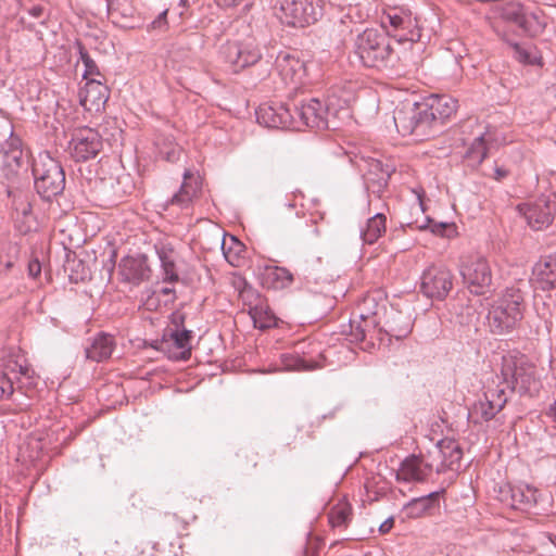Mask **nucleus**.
Masks as SVG:
<instances>
[{
  "label": "nucleus",
  "instance_id": "ea45409f",
  "mask_svg": "<svg viewBox=\"0 0 556 556\" xmlns=\"http://www.w3.org/2000/svg\"><path fill=\"white\" fill-rule=\"evenodd\" d=\"M168 336L174 345L181 351L180 357L182 359L189 358L191 354L192 331L185 328L179 329V326L176 325L175 329L169 330Z\"/></svg>",
  "mask_w": 556,
  "mask_h": 556
},
{
  "label": "nucleus",
  "instance_id": "f8f14e48",
  "mask_svg": "<svg viewBox=\"0 0 556 556\" xmlns=\"http://www.w3.org/2000/svg\"><path fill=\"white\" fill-rule=\"evenodd\" d=\"M381 25L389 38L393 37L399 43L409 42L412 45L421 36L416 20L410 13L390 11L382 17Z\"/></svg>",
  "mask_w": 556,
  "mask_h": 556
},
{
  "label": "nucleus",
  "instance_id": "de8ad7c7",
  "mask_svg": "<svg viewBox=\"0 0 556 556\" xmlns=\"http://www.w3.org/2000/svg\"><path fill=\"white\" fill-rule=\"evenodd\" d=\"M412 324L409 320H406L404 323V325L400 326V327H390V330L388 331V333L391 336V337H394L396 339H403V338H406L410 332H412Z\"/></svg>",
  "mask_w": 556,
  "mask_h": 556
},
{
  "label": "nucleus",
  "instance_id": "f3484780",
  "mask_svg": "<svg viewBox=\"0 0 556 556\" xmlns=\"http://www.w3.org/2000/svg\"><path fill=\"white\" fill-rule=\"evenodd\" d=\"M507 401V393L501 388L500 383L492 380L485 387L483 397L473 405L470 415L478 418L479 421H489L503 409Z\"/></svg>",
  "mask_w": 556,
  "mask_h": 556
},
{
  "label": "nucleus",
  "instance_id": "473e14b6",
  "mask_svg": "<svg viewBox=\"0 0 556 556\" xmlns=\"http://www.w3.org/2000/svg\"><path fill=\"white\" fill-rule=\"evenodd\" d=\"M199 189L198 178L189 169L184 172V181L179 190L172 197L170 203L181 208L188 207Z\"/></svg>",
  "mask_w": 556,
  "mask_h": 556
},
{
  "label": "nucleus",
  "instance_id": "8fccbe9b",
  "mask_svg": "<svg viewBox=\"0 0 556 556\" xmlns=\"http://www.w3.org/2000/svg\"><path fill=\"white\" fill-rule=\"evenodd\" d=\"M117 185H123V189L119 191H115L119 197L128 194L134 189V184L129 175H122L116 180Z\"/></svg>",
  "mask_w": 556,
  "mask_h": 556
},
{
  "label": "nucleus",
  "instance_id": "a211bd4d",
  "mask_svg": "<svg viewBox=\"0 0 556 556\" xmlns=\"http://www.w3.org/2000/svg\"><path fill=\"white\" fill-rule=\"evenodd\" d=\"M256 121L267 128L293 129L294 119L291 102L261 104L256 111Z\"/></svg>",
  "mask_w": 556,
  "mask_h": 556
},
{
  "label": "nucleus",
  "instance_id": "864d4df0",
  "mask_svg": "<svg viewBox=\"0 0 556 556\" xmlns=\"http://www.w3.org/2000/svg\"><path fill=\"white\" fill-rule=\"evenodd\" d=\"M159 292H160V294H162L164 296H167L168 301H174L175 300V291L170 287H162L159 290Z\"/></svg>",
  "mask_w": 556,
  "mask_h": 556
},
{
  "label": "nucleus",
  "instance_id": "9d476101",
  "mask_svg": "<svg viewBox=\"0 0 556 556\" xmlns=\"http://www.w3.org/2000/svg\"><path fill=\"white\" fill-rule=\"evenodd\" d=\"M219 55L233 72L255 64L262 56L257 43L252 38L244 41H227L220 46Z\"/></svg>",
  "mask_w": 556,
  "mask_h": 556
},
{
  "label": "nucleus",
  "instance_id": "338daca9",
  "mask_svg": "<svg viewBox=\"0 0 556 556\" xmlns=\"http://www.w3.org/2000/svg\"><path fill=\"white\" fill-rule=\"evenodd\" d=\"M555 144H556V141H555Z\"/></svg>",
  "mask_w": 556,
  "mask_h": 556
},
{
  "label": "nucleus",
  "instance_id": "052dcab7",
  "mask_svg": "<svg viewBox=\"0 0 556 556\" xmlns=\"http://www.w3.org/2000/svg\"><path fill=\"white\" fill-rule=\"evenodd\" d=\"M231 240L233 241V243H235L236 248L238 249V251H240L241 243L239 241H237L235 237H231Z\"/></svg>",
  "mask_w": 556,
  "mask_h": 556
},
{
  "label": "nucleus",
  "instance_id": "c9c22d12",
  "mask_svg": "<svg viewBox=\"0 0 556 556\" xmlns=\"http://www.w3.org/2000/svg\"><path fill=\"white\" fill-rule=\"evenodd\" d=\"M358 318L359 320L350 319L349 323L350 341L355 343L364 341L369 331L376 326L375 316L366 317L364 314H359Z\"/></svg>",
  "mask_w": 556,
  "mask_h": 556
},
{
  "label": "nucleus",
  "instance_id": "a19ab883",
  "mask_svg": "<svg viewBox=\"0 0 556 556\" xmlns=\"http://www.w3.org/2000/svg\"><path fill=\"white\" fill-rule=\"evenodd\" d=\"M316 368V363L306 361L305 358L293 355L282 354L281 355V368H274L271 371L285 370V371H308Z\"/></svg>",
  "mask_w": 556,
  "mask_h": 556
},
{
  "label": "nucleus",
  "instance_id": "6e6552de",
  "mask_svg": "<svg viewBox=\"0 0 556 556\" xmlns=\"http://www.w3.org/2000/svg\"><path fill=\"white\" fill-rule=\"evenodd\" d=\"M459 274L468 290L476 295H485L494 290L493 274L489 261L479 254L462 258Z\"/></svg>",
  "mask_w": 556,
  "mask_h": 556
},
{
  "label": "nucleus",
  "instance_id": "4be33fe9",
  "mask_svg": "<svg viewBox=\"0 0 556 556\" xmlns=\"http://www.w3.org/2000/svg\"><path fill=\"white\" fill-rule=\"evenodd\" d=\"M359 87V83L355 79L340 78L328 88L326 99L339 114L355 100Z\"/></svg>",
  "mask_w": 556,
  "mask_h": 556
},
{
  "label": "nucleus",
  "instance_id": "13d9d810",
  "mask_svg": "<svg viewBox=\"0 0 556 556\" xmlns=\"http://www.w3.org/2000/svg\"><path fill=\"white\" fill-rule=\"evenodd\" d=\"M43 9L40 5H35L28 10L30 16L38 18L42 15Z\"/></svg>",
  "mask_w": 556,
  "mask_h": 556
},
{
  "label": "nucleus",
  "instance_id": "423d86ee",
  "mask_svg": "<svg viewBox=\"0 0 556 556\" xmlns=\"http://www.w3.org/2000/svg\"><path fill=\"white\" fill-rule=\"evenodd\" d=\"M498 500L514 509L522 511L544 510L548 504V496L532 484L520 482L518 484H504L498 489Z\"/></svg>",
  "mask_w": 556,
  "mask_h": 556
},
{
  "label": "nucleus",
  "instance_id": "bb28decb",
  "mask_svg": "<svg viewBox=\"0 0 556 556\" xmlns=\"http://www.w3.org/2000/svg\"><path fill=\"white\" fill-rule=\"evenodd\" d=\"M519 207L529 226L534 230H542L553 220L552 207L545 198L534 203L520 205Z\"/></svg>",
  "mask_w": 556,
  "mask_h": 556
},
{
  "label": "nucleus",
  "instance_id": "bf43d9fd",
  "mask_svg": "<svg viewBox=\"0 0 556 556\" xmlns=\"http://www.w3.org/2000/svg\"><path fill=\"white\" fill-rule=\"evenodd\" d=\"M543 538L546 539L551 544H553L556 548V535L552 533H544Z\"/></svg>",
  "mask_w": 556,
  "mask_h": 556
},
{
  "label": "nucleus",
  "instance_id": "5fc2aeb1",
  "mask_svg": "<svg viewBox=\"0 0 556 556\" xmlns=\"http://www.w3.org/2000/svg\"><path fill=\"white\" fill-rule=\"evenodd\" d=\"M508 176V170L504 167H495L494 169V178L496 180H502L504 179L505 177Z\"/></svg>",
  "mask_w": 556,
  "mask_h": 556
},
{
  "label": "nucleus",
  "instance_id": "f03ea898",
  "mask_svg": "<svg viewBox=\"0 0 556 556\" xmlns=\"http://www.w3.org/2000/svg\"><path fill=\"white\" fill-rule=\"evenodd\" d=\"M525 307V293L521 289L515 286L507 287L489 308L486 319L491 332H511L522 320Z\"/></svg>",
  "mask_w": 556,
  "mask_h": 556
},
{
  "label": "nucleus",
  "instance_id": "cd10ccee",
  "mask_svg": "<svg viewBox=\"0 0 556 556\" xmlns=\"http://www.w3.org/2000/svg\"><path fill=\"white\" fill-rule=\"evenodd\" d=\"M154 249L160 261L163 281L169 283L178 281L177 253L173 244L167 241H159L154 244Z\"/></svg>",
  "mask_w": 556,
  "mask_h": 556
},
{
  "label": "nucleus",
  "instance_id": "f257e3e1",
  "mask_svg": "<svg viewBox=\"0 0 556 556\" xmlns=\"http://www.w3.org/2000/svg\"><path fill=\"white\" fill-rule=\"evenodd\" d=\"M494 380L507 394L518 392L520 395L533 396L542 387L536 366L520 353H508L502 357L501 374Z\"/></svg>",
  "mask_w": 556,
  "mask_h": 556
},
{
  "label": "nucleus",
  "instance_id": "e433bc0d",
  "mask_svg": "<svg viewBox=\"0 0 556 556\" xmlns=\"http://www.w3.org/2000/svg\"><path fill=\"white\" fill-rule=\"evenodd\" d=\"M250 316L254 327L261 330L269 329L277 325V318L273 311L264 303H260L250 308Z\"/></svg>",
  "mask_w": 556,
  "mask_h": 556
},
{
  "label": "nucleus",
  "instance_id": "c03bdc74",
  "mask_svg": "<svg viewBox=\"0 0 556 556\" xmlns=\"http://www.w3.org/2000/svg\"><path fill=\"white\" fill-rule=\"evenodd\" d=\"M513 56L522 64L534 65L540 63V59L532 50L519 45L511 43Z\"/></svg>",
  "mask_w": 556,
  "mask_h": 556
},
{
  "label": "nucleus",
  "instance_id": "2eb2a0df",
  "mask_svg": "<svg viewBox=\"0 0 556 556\" xmlns=\"http://www.w3.org/2000/svg\"><path fill=\"white\" fill-rule=\"evenodd\" d=\"M103 146L100 134L90 127L76 129L68 143V151L76 162H86L94 159Z\"/></svg>",
  "mask_w": 556,
  "mask_h": 556
},
{
  "label": "nucleus",
  "instance_id": "c85d7f7f",
  "mask_svg": "<svg viewBox=\"0 0 556 556\" xmlns=\"http://www.w3.org/2000/svg\"><path fill=\"white\" fill-rule=\"evenodd\" d=\"M20 257L21 245L18 242H9L0 247V278L17 276L21 273Z\"/></svg>",
  "mask_w": 556,
  "mask_h": 556
},
{
  "label": "nucleus",
  "instance_id": "20e7f679",
  "mask_svg": "<svg viewBox=\"0 0 556 556\" xmlns=\"http://www.w3.org/2000/svg\"><path fill=\"white\" fill-rule=\"evenodd\" d=\"M34 187L45 201H51L60 195L65 188V173L56 159L50 152L41 151L31 160Z\"/></svg>",
  "mask_w": 556,
  "mask_h": 556
},
{
  "label": "nucleus",
  "instance_id": "a878e982",
  "mask_svg": "<svg viewBox=\"0 0 556 556\" xmlns=\"http://www.w3.org/2000/svg\"><path fill=\"white\" fill-rule=\"evenodd\" d=\"M532 280L543 291L556 289V252L541 256L533 265Z\"/></svg>",
  "mask_w": 556,
  "mask_h": 556
},
{
  "label": "nucleus",
  "instance_id": "1a4fd4ad",
  "mask_svg": "<svg viewBox=\"0 0 556 556\" xmlns=\"http://www.w3.org/2000/svg\"><path fill=\"white\" fill-rule=\"evenodd\" d=\"M308 64L300 60L296 53L280 51L275 60V71L289 89L288 97H293L308 83Z\"/></svg>",
  "mask_w": 556,
  "mask_h": 556
},
{
  "label": "nucleus",
  "instance_id": "f704fd0d",
  "mask_svg": "<svg viewBox=\"0 0 556 556\" xmlns=\"http://www.w3.org/2000/svg\"><path fill=\"white\" fill-rule=\"evenodd\" d=\"M386 231V216L381 213L375 214L367 219V223L359 230L364 243L374 244Z\"/></svg>",
  "mask_w": 556,
  "mask_h": 556
},
{
  "label": "nucleus",
  "instance_id": "393cba45",
  "mask_svg": "<svg viewBox=\"0 0 556 556\" xmlns=\"http://www.w3.org/2000/svg\"><path fill=\"white\" fill-rule=\"evenodd\" d=\"M79 103L87 111H100L109 100L108 87L101 79L91 78L79 89Z\"/></svg>",
  "mask_w": 556,
  "mask_h": 556
},
{
  "label": "nucleus",
  "instance_id": "a18cd8bd",
  "mask_svg": "<svg viewBox=\"0 0 556 556\" xmlns=\"http://www.w3.org/2000/svg\"><path fill=\"white\" fill-rule=\"evenodd\" d=\"M267 275L275 282V288H286L293 279L290 271L282 267L270 268Z\"/></svg>",
  "mask_w": 556,
  "mask_h": 556
},
{
  "label": "nucleus",
  "instance_id": "58836bf2",
  "mask_svg": "<svg viewBox=\"0 0 556 556\" xmlns=\"http://www.w3.org/2000/svg\"><path fill=\"white\" fill-rule=\"evenodd\" d=\"M352 520V506L345 501L341 500L333 505L329 511V522L333 528H346Z\"/></svg>",
  "mask_w": 556,
  "mask_h": 556
},
{
  "label": "nucleus",
  "instance_id": "ddd939ff",
  "mask_svg": "<svg viewBox=\"0 0 556 556\" xmlns=\"http://www.w3.org/2000/svg\"><path fill=\"white\" fill-rule=\"evenodd\" d=\"M424 113L421 103L417 102L396 109L393 121L399 134L402 136L415 135L420 139L427 136L431 126Z\"/></svg>",
  "mask_w": 556,
  "mask_h": 556
},
{
  "label": "nucleus",
  "instance_id": "39448f33",
  "mask_svg": "<svg viewBox=\"0 0 556 556\" xmlns=\"http://www.w3.org/2000/svg\"><path fill=\"white\" fill-rule=\"evenodd\" d=\"M293 113L294 130H301L304 127L327 129L336 128L334 118L338 116L333 106L326 99L321 102L317 98L290 100Z\"/></svg>",
  "mask_w": 556,
  "mask_h": 556
},
{
  "label": "nucleus",
  "instance_id": "3c124183",
  "mask_svg": "<svg viewBox=\"0 0 556 556\" xmlns=\"http://www.w3.org/2000/svg\"><path fill=\"white\" fill-rule=\"evenodd\" d=\"M167 10H164L159 16L151 23L152 28H161L166 25Z\"/></svg>",
  "mask_w": 556,
  "mask_h": 556
},
{
  "label": "nucleus",
  "instance_id": "69168bd1",
  "mask_svg": "<svg viewBox=\"0 0 556 556\" xmlns=\"http://www.w3.org/2000/svg\"><path fill=\"white\" fill-rule=\"evenodd\" d=\"M287 206L288 207H293V204L292 203H287Z\"/></svg>",
  "mask_w": 556,
  "mask_h": 556
},
{
  "label": "nucleus",
  "instance_id": "412c9836",
  "mask_svg": "<svg viewBox=\"0 0 556 556\" xmlns=\"http://www.w3.org/2000/svg\"><path fill=\"white\" fill-rule=\"evenodd\" d=\"M365 164L366 169L363 174L364 186L368 192L380 195L388 186L394 167L375 159L365 161Z\"/></svg>",
  "mask_w": 556,
  "mask_h": 556
},
{
  "label": "nucleus",
  "instance_id": "5701e85b",
  "mask_svg": "<svg viewBox=\"0 0 556 556\" xmlns=\"http://www.w3.org/2000/svg\"><path fill=\"white\" fill-rule=\"evenodd\" d=\"M421 109L425 112L426 119L432 126L437 123H444L456 112L457 100L446 94L432 96L421 103Z\"/></svg>",
  "mask_w": 556,
  "mask_h": 556
},
{
  "label": "nucleus",
  "instance_id": "6ab92c4d",
  "mask_svg": "<svg viewBox=\"0 0 556 556\" xmlns=\"http://www.w3.org/2000/svg\"><path fill=\"white\" fill-rule=\"evenodd\" d=\"M433 470L434 462L429 458V455H409L401 462L395 471V479L399 482H422Z\"/></svg>",
  "mask_w": 556,
  "mask_h": 556
},
{
  "label": "nucleus",
  "instance_id": "09e8293b",
  "mask_svg": "<svg viewBox=\"0 0 556 556\" xmlns=\"http://www.w3.org/2000/svg\"><path fill=\"white\" fill-rule=\"evenodd\" d=\"M41 263L37 256H31L27 263V274L31 279H36L41 274Z\"/></svg>",
  "mask_w": 556,
  "mask_h": 556
},
{
  "label": "nucleus",
  "instance_id": "0e129e2a",
  "mask_svg": "<svg viewBox=\"0 0 556 556\" xmlns=\"http://www.w3.org/2000/svg\"><path fill=\"white\" fill-rule=\"evenodd\" d=\"M539 314H540L541 318L546 319V317H547V316H546V315H547L546 313H539Z\"/></svg>",
  "mask_w": 556,
  "mask_h": 556
},
{
  "label": "nucleus",
  "instance_id": "dca6fc26",
  "mask_svg": "<svg viewBox=\"0 0 556 556\" xmlns=\"http://www.w3.org/2000/svg\"><path fill=\"white\" fill-rule=\"evenodd\" d=\"M7 193L11 199L15 228L22 235L28 233L36 227L30 193L18 190L14 186H8Z\"/></svg>",
  "mask_w": 556,
  "mask_h": 556
},
{
  "label": "nucleus",
  "instance_id": "49530a36",
  "mask_svg": "<svg viewBox=\"0 0 556 556\" xmlns=\"http://www.w3.org/2000/svg\"><path fill=\"white\" fill-rule=\"evenodd\" d=\"M14 390L12 378L3 370H0V400L10 397Z\"/></svg>",
  "mask_w": 556,
  "mask_h": 556
},
{
  "label": "nucleus",
  "instance_id": "4c0bfd02",
  "mask_svg": "<svg viewBox=\"0 0 556 556\" xmlns=\"http://www.w3.org/2000/svg\"><path fill=\"white\" fill-rule=\"evenodd\" d=\"M529 3L528 1L521 0H508L501 7V16L503 20L514 23L519 28Z\"/></svg>",
  "mask_w": 556,
  "mask_h": 556
},
{
  "label": "nucleus",
  "instance_id": "603ef678",
  "mask_svg": "<svg viewBox=\"0 0 556 556\" xmlns=\"http://www.w3.org/2000/svg\"><path fill=\"white\" fill-rule=\"evenodd\" d=\"M394 525V519L393 517H389L388 519H386L379 527V531L380 533H388L392 527Z\"/></svg>",
  "mask_w": 556,
  "mask_h": 556
},
{
  "label": "nucleus",
  "instance_id": "b1692460",
  "mask_svg": "<svg viewBox=\"0 0 556 556\" xmlns=\"http://www.w3.org/2000/svg\"><path fill=\"white\" fill-rule=\"evenodd\" d=\"M119 274L124 281L139 285L150 278L151 269L144 254L127 255L118 264Z\"/></svg>",
  "mask_w": 556,
  "mask_h": 556
},
{
  "label": "nucleus",
  "instance_id": "79ce46f5",
  "mask_svg": "<svg viewBox=\"0 0 556 556\" xmlns=\"http://www.w3.org/2000/svg\"><path fill=\"white\" fill-rule=\"evenodd\" d=\"M159 156L168 161L176 162L180 156V148L174 142L173 138L165 137L156 142Z\"/></svg>",
  "mask_w": 556,
  "mask_h": 556
},
{
  "label": "nucleus",
  "instance_id": "72a5a7b5",
  "mask_svg": "<svg viewBox=\"0 0 556 556\" xmlns=\"http://www.w3.org/2000/svg\"><path fill=\"white\" fill-rule=\"evenodd\" d=\"M492 140V136L484 131L476 137L468 148L465 160L468 162V165L472 168H477L481 165V163L488 156V144Z\"/></svg>",
  "mask_w": 556,
  "mask_h": 556
},
{
  "label": "nucleus",
  "instance_id": "e2e57ef3",
  "mask_svg": "<svg viewBox=\"0 0 556 556\" xmlns=\"http://www.w3.org/2000/svg\"><path fill=\"white\" fill-rule=\"evenodd\" d=\"M222 248H223V250H225V243H223ZM224 255L226 256V258H229L228 252L224 251Z\"/></svg>",
  "mask_w": 556,
  "mask_h": 556
},
{
  "label": "nucleus",
  "instance_id": "680f3d73",
  "mask_svg": "<svg viewBox=\"0 0 556 556\" xmlns=\"http://www.w3.org/2000/svg\"><path fill=\"white\" fill-rule=\"evenodd\" d=\"M20 371L22 375H27L28 372V369L27 368H23L22 366L20 367Z\"/></svg>",
  "mask_w": 556,
  "mask_h": 556
},
{
  "label": "nucleus",
  "instance_id": "4468645a",
  "mask_svg": "<svg viewBox=\"0 0 556 556\" xmlns=\"http://www.w3.org/2000/svg\"><path fill=\"white\" fill-rule=\"evenodd\" d=\"M453 287V274L444 266H430L420 277V291L432 300H444Z\"/></svg>",
  "mask_w": 556,
  "mask_h": 556
},
{
  "label": "nucleus",
  "instance_id": "0eeeda50",
  "mask_svg": "<svg viewBox=\"0 0 556 556\" xmlns=\"http://www.w3.org/2000/svg\"><path fill=\"white\" fill-rule=\"evenodd\" d=\"M281 23L292 27H305L323 16L321 0H279L275 10Z\"/></svg>",
  "mask_w": 556,
  "mask_h": 556
},
{
  "label": "nucleus",
  "instance_id": "c756f323",
  "mask_svg": "<svg viewBox=\"0 0 556 556\" xmlns=\"http://www.w3.org/2000/svg\"><path fill=\"white\" fill-rule=\"evenodd\" d=\"M547 25V17L535 3H529L519 28L530 37L541 35Z\"/></svg>",
  "mask_w": 556,
  "mask_h": 556
},
{
  "label": "nucleus",
  "instance_id": "9b49d317",
  "mask_svg": "<svg viewBox=\"0 0 556 556\" xmlns=\"http://www.w3.org/2000/svg\"><path fill=\"white\" fill-rule=\"evenodd\" d=\"M3 174L9 181L8 186H14L20 181V177L27 172L28 156L22 148V141L18 137L10 135L4 141L1 151Z\"/></svg>",
  "mask_w": 556,
  "mask_h": 556
},
{
  "label": "nucleus",
  "instance_id": "6e6d98bb",
  "mask_svg": "<svg viewBox=\"0 0 556 556\" xmlns=\"http://www.w3.org/2000/svg\"><path fill=\"white\" fill-rule=\"evenodd\" d=\"M218 5L220 7H226V8H230V7H236L240 3H242L244 0H216Z\"/></svg>",
  "mask_w": 556,
  "mask_h": 556
},
{
  "label": "nucleus",
  "instance_id": "4d7b16f0",
  "mask_svg": "<svg viewBox=\"0 0 556 556\" xmlns=\"http://www.w3.org/2000/svg\"><path fill=\"white\" fill-rule=\"evenodd\" d=\"M446 227V224L445 223H434L430 230L431 232L435 233V235H443V230L445 229Z\"/></svg>",
  "mask_w": 556,
  "mask_h": 556
},
{
  "label": "nucleus",
  "instance_id": "aec40b11",
  "mask_svg": "<svg viewBox=\"0 0 556 556\" xmlns=\"http://www.w3.org/2000/svg\"><path fill=\"white\" fill-rule=\"evenodd\" d=\"M428 454L429 458L434 462V470L438 473L445 470H458L460 467L463 451L455 440H440L434 450Z\"/></svg>",
  "mask_w": 556,
  "mask_h": 556
},
{
  "label": "nucleus",
  "instance_id": "37998d69",
  "mask_svg": "<svg viewBox=\"0 0 556 556\" xmlns=\"http://www.w3.org/2000/svg\"><path fill=\"white\" fill-rule=\"evenodd\" d=\"M79 59L84 64V73L83 78L88 81L91 78H103L97 63L91 59L88 52L84 49L83 46H79Z\"/></svg>",
  "mask_w": 556,
  "mask_h": 556
},
{
  "label": "nucleus",
  "instance_id": "7ed1b4c3",
  "mask_svg": "<svg viewBox=\"0 0 556 556\" xmlns=\"http://www.w3.org/2000/svg\"><path fill=\"white\" fill-rule=\"evenodd\" d=\"M354 53L364 66L376 68L393 67L399 59L389 36L376 28H367L356 36Z\"/></svg>",
  "mask_w": 556,
  "mask_h": 556
},
{
  "label": "nucleus",
  "instance_id": "2f4dec72",
  "mask_svg": "<svg viewBox=\"0 0 556 556\" xmlns=\"http://www.w3.org/2000/svg\"><path fill=\"white\" fill-rule=\"evenodd\" d=\"M442 491H433L427 495L412 498L403 508L408 518L417 519L425 516L430 509L439 505V495Z\"/></svg>",
  "mask_w": 556,
  "mask_h": 556
},
{
  "label": "nucleus",
  "instance_id": "7c9ffc66",
  "mask_svg": "<svg viewBox=\"0 0 556 556\" xmlns=\"http://www.w3.org/2000/svg\"><path fill=\"white\" fill-rule=\"evenodd\" d=\"M115 348L113 336L109 333L97 334L86 348V357L93 362H103L111 357Z\"/></svg>",
  "mask_w": 556,
  "mask_h": 556
}]
</instances>
